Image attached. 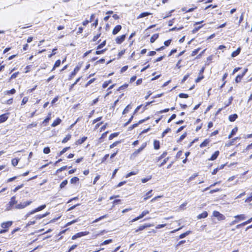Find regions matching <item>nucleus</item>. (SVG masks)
<instances>
[{
	"label": "nucleus",
	"mask_w": 252,
	"mask_h": 252,
	"mask_svg": "<svg viewBox=\"0 0 252 252\" xmlns=\"http://www.w3.org/2000/svg\"><path fill=\"white\" fill-rule=\"evenodd\" d=\"M213 215L214 217L217 218L219 220H223L225 219V217L223 215L217 211L213 212Z\"/></svg>",
	"instance_id": "obj_1"
},
{
	"label": "nucleus",
	"mask_w": 252,
	"mask_h": 252,
	"mask_svg": "<svg viewBox=\"0 0 252 252\" xmlns=\"http://www.w3.org/2000/svg\"><path fill=\"white\" fill-rule=\"evenodd\" d=\"M32 201H28L23 203H20L15 206V208L17 209H21L25 208L26 206H29L32 203Z\"/></svg>",
	"instance_id": "obj_2"
},
{
	"label": "nucleus",
	"mask_w": 252,
	"mask_h": 252,
	"mask_svg": "<svg viewBox=\"0 0 252 252\" xmlns=\"http://www.w3.org/2000/svg\"><path fill=\"white\" fill-rule=\"evenodd\" d=\"M125 37H126V35L124 34L122 35L121 36H118L116 38V43L118 44L122 43L125 40Z\"/></svg>",
	"instance_id": "obj_3"
},
{
	"label": "nucleus",
	"mask_w": 252,
	"mask_h": 252,
	"mask_svg": "<svg viewBox=\"0 0 252 252\" xmlns=\"http://www.w3.org/2000/svg\"><path fill=\"white\" fill-rule=\"evenodd\" d=\"M12 224V221H7L3 222L1 226L2 228H5L4 229H7Z\"/></svg>",
	"instance_id": "obj_4"
},
{
	"label": "nucleus",
	"mask_w": 252,
	"mask_h": 252,
	"mask_svg": "<svg viewBox=\"0 0 252 252\" xmlns=\"http://www.w3.org/2000/svg\"><path fill=\"white\" fill-rule=\"evenodd\" d=\"M234 218L238 220V222L240 220H243L246 219V216L244 214L238 215L234 216Z\"/></svg>",
	"instance_id": "obj_5"
},
{
	"label": "nucleus",
	"mask_w": 252,
	"mask_h": 252,
	"mask_svg": "<svg viewBox=\"0 0 252 252\" xmlns=\"http://www.w3.org/2000/svg\"><path fill=\"white\" fill-rule=\"evenodd\" d=\"M122 27L121 25L116 26L115 28L113 29L112 33L113 34H116L118 33L119 31L121 30Z\"/></svg>",
	"instance_id": "obj_6"
},
{
	"label": "nucleus",
	"mask_w": 252,
	"mask_h": 252,
	"mask_svg": "<svg viewBox=\"0 0 252 252\" xmlns=\"http://www.w3.org/2000/svg\"><path fill=\"white\" fill-rule=\"evenodd\" d=\"M219 151H217L215 152V153L211 156V157L209 158V160H215L219 156Z\"/></svg>",
	"instance_id": "obj_7"
},
{
	"label": "nucleus",
	"mask_w": 252,
	"mask_h": 252,
	"mask_svg": "<svg viewBox=\"0 0 252 252\" xmlns=\"http://www.w3.org/2000/svg\"><path fill=\"white\" fill-rule=\"evenodd\" d=\"M252 221V217L251 218H250V219H249L248 220H247V221L240 224H238L236 226V228H239L240 226H244L245 225H247L250 223H251V222Z\"/></svg>",
	"instance_id": "obj_8"
},
{
	"label": "nucleus",
	"mask_w": 252,
	"mask_h": 252,
	"mask_svg": "<svg viewBox=\"0 0 252 252\" xmlns=\"http://www.w3.org/2000/svg\"><path fill=\"white\" fill-rule=\"evenodd\" d=\"M87 138V137L84 136L81 139H78L76 142V145L82 144L83 143H84L86 140Z\"/></svg>",
	"instance_id": "obj_9"
},
{
	"label": "nucleus",
	"mask_w": 252,
	"mask_h": 252,
	"mask_svg": "<svg viewBox=\"0 0 252 252\" xmlns=\"http://www.w3.org/2000/svg\"><path fill=\"white\" fill-rule=\"evenodd\" d=\"M207 216H208L207 212L206 211H204L202 213L199 214L197 216V219H201L206 218L207 217Z\"/></svg>",
	"instance_id": "obj_10"
},
{
	"label": "nucleus",
	"mask_w": 252,
	"mask_h": 252,
	"mask_svg": "<svg viewBox=\"0 0 252 252\" xmlns=\"http://www.w3.org/2000/svg\"><path fill=\"white\" fill-rule=\"evenodd\" d=\"M89 233V232L88 231H84V232H81L77 233L76 234L77 235L76 236L77 238H80L82 236L87 235Z\"/></svg>",
	"instance_id": "obj_11"
},
{
	"label": "nucleus",
	"mask_w": 252,
	"mask_h": 252,
	"mask_svg": "<svg viewBox=\"0 0 252 252\" xmlns=\"http://www.w3.org/2000/svg\"><path fill=\"white\" fill-rule=\"evenodd\" d=\"M210 142V140L206 139L200 145V147L203 148L207 146Z\"/></svg>",
	"instance_id": "obj_12"
},
{
	"label": "nucleus",
	"mask_w": 252,
	"mask_h": 252,
	"mask_svg": "<svg viewBox=\"0 0 252 252\" xmlns=\"http://www.w3.org/2000/svg\"><path fill=\"white\" fill-rule=\"evenodd\" d=\"M238 118V116L236 114L231 115L229 116V120L230 122H234Z\"/></svg>",
	"instance_id": "obj_13"
},
{
	"label": "nucleus",
	"mask_w": 252,
	"mask_h": 252,
	"mask_svg": "<svg viewBox=\"0 0 252 252\" xmlns=\"http://www.w3.org/2000/svg\"><path fill=\"white\" fill-rule=\"evenodd\" d=\"M244 75H245V73H243L242 74H241V75H237L235 78V82L236 83H239V82H241L242 78L243 77V76Z\"/></svg>",
	"instance_id": "obj_14"
},
{
	"label": "nucleus",
	"mask_w": 252,
	"mask_h": 252,
	"mask_svg": "<svg viewBox=\"0 0 252 252\" xmlns=\"http://www.w3.org/2000/svg\"><path fill=\"white\" fill-rule=\"evenodd\" d=\"M8 117L6 116L5 114H2L0 115V123L4 122L7 120Z\"/></svg>",
	"instance_id": "obj_15"
},
{
	"label": "nucleus",
	"mask_w": 252,
	"mask_h": 252,
	"mask_svg": "<svg viewBox=\"0 0 252 252\" xmlns=\"http://www.w3.org/2000/svg\"><path fill=\"white\" fill-rule=\"evenodd\" d=\"M61 122V120L60 118H58L54 121V122L52 123L51 126L53 127H55V126H58V125H59Z\"/></svg>",
	"instance_id": "obj_16"
},
{
	"label": "nucleus",
	"mask_w": 252,
	"mask_h": 252,
	"mask_svg": "<svg viewBox=\"0 0 252 252\" xmlns=\"http://www.w3.org/2000/svg\"><path fill=\"white\" fill-rule=\"evenodd\" d=\"M237 130H238L237 127H234L232 130V131H231V133H230V134L228 135V138L229 139L231 138L232 137V136L236 133Z\"/></svg>",
	"instance_id": "obj_17"
},
{
	"label": "nucleus",
	"mask_w": 252,
	"mask_h": 252,
	"mask_svg": "<svg viewBox=\"0 0 252 252\" xmlns=\"http://www.w3.org/2000/svg\"><path fill=\"white\" fill-rule=\"evenodd\" d=\"M153 190L151 189L149 191L144 197V200H147L152 196V192Z\"/></svg>",
	"instance_id": "obj_18"
},
{
	"label": "nucleus",
	"mask_w": 252,
	"mask_h": 252,
	"mask_svg": "<svg viewBox=\"0 0 252 252\" xmlns=\"http://www.w3.org/2000/svg\"><path fill=\"white\" fill-rule=\"evenodd\" d=\"M142 150V147L139 148L138 150L135 151L131 156V158L135 157L138 154L140 153Z\"/></svg>",
	"instance_id": "obj_19"
},
{
	"label": "nucleus",
	"mask_w": 252,
	"mask_h": 252,
	"mask_svg": "<svg viewBox=\"0 0 252 252\" xmlns=\"http://www.w3.org/2000/svg\"><path fill=\"white\" fill-rule=\"evenodd\" d=\"M17 203V200H15V197L13 196L11 198L10 201L9 202V205L10 206H13L14 204H16Z\"/></svg>",
	"instance_id": "obj_20"
},
{
	"label": "nucleus",
	"mask_w": 252,
	"mask_h": 252,
	"mask_svg": "<svg viewBox=\"0 0 252 252\" xmlns=\"http://www.w3.org/2000/svg\"><path fill=\"white\" fill-rule=\"evenodd\" d=\"M45 207H46V205L44 204V205H41L39 207L35 208V209H34V212L36 213V212H37L42 210Z\"/></svg>",
	"instance_id": "obj_21"
},
{
	"label": "nucleus",
	"mask_w": 252,
	"mask_h": 252,
	"mask_svg": "<svg viewBox=\"0 0 252 252\" xmlns=\"http://www.w3.org/2000/svg\"><path fill=\"white\" fill-rule=\"evenodd\" d=\"M190 233H191V231H186V232H185V233H184L181 234L179 236V238H180V239H183V238H185L186 236H188V235H189Z\"/></svg>",
	"instance_id": "obj_22"
},
{
	"label": "nucleus",
	"mask_w": 252,
	"mask_h": 252,
	"mask_svg": "<svg viewBox=\"0 0 252 252\" xmlns=\"http://www.w3.org/2000/svg\"><path fill=\"white\" fill-rule=\"evenodd\" d=\"M107 217V215H105L104 216H101L99 218L95 219V220H94L92 223H96V222H97L98 221H99V220L104 219V218H106V217Z\"/></svg>",
	"instance_id": "obj_23"
},
{
	"label": "nucleus",
	"mask_w": 252,
	"mask_h": 252,
	"mask_svg": "<svg viewBox=\"0 0 252 252\" xmlns=\"http://www.w3.org/2000/svg\"><path fill=\"white\" fill-rule=\"evenodd\" d=\"M71 135L70 134L67 135L62 140L63 143L67 142L71 138Z\"/></svg>",
	"instance_id": "obj_24"
},
{
	"label": "nucleus",
	"mask_w": 252,
	"mask_h": 252,
	"mask_svg": "<svg viewBox=\"0 0 252 252\" xmlns=\"http://www.w3.org/2000/svg\"><path fill=\"white\" fill-rule=\"evenodd\" d=\"M158 37V34H154L151 37L150 41L151 43H153Z\"/></svg>",
	"instance_id": "obj_25"
},
{
	"label": "nucleus",
	"mask_w": 252,
	"mask_h": 252,
	"mask_svg": "<svg viewBox=\"0 0 252 252\" xmlns=\"http://www.w3.org/2000/svg\"><path fill=\"white\" fill-rule=\"evenodd\" d=\"M240 52V49L238 48L237 50L232 52V53L231 54V56L232 57H235L237 56L238 54H239Z\"/></svg>",
	"instance_id": "obj_26"
},
{
	"label": "nucleus",
	"mask_w": 252,
	"mask_h": 252,
	"mask_svg": "<svg viewBox=\"0 0 252 252\" xmlns=\"http://www.w3.org/2000/svg\"><path fill=\"white\" fill-rule=\"evenodd\" d=\"M60 64H61V61L60 60L56 61L52 70L53 71V70H54L55 69L56 67H59L60 65Z\"/></svg>",
	"instance_id": "obj_27"
},
{
	"label": "nucleus",
	"mask_w": 252,
	"mask_h": 252,
	"mask_svg": "<svg viewBox=\"0 0 252 252\" xmlns=\"http://www.w3.org/2000/svg\"><path fill=\"white\" fill-rule=\"evenodd\" d=\"M154 148L155 149H158L159 148V142L158 141H155L154 142Z\"/></svg>",
	"instance_id": "obj_28"
},
{
	"label": "nucleus",
	"mask_w": 252,
	"mask_h": 252,
	"mask_svg": "<svg viewBox=\"0 0 252 252\" xmlns=\"http://www.w3.org/2000/svg\"><path fill=\"white\" fill-rule=\"evenodd\" d=\"M79 178L78 177H75L71 179L70 182L71 184L76 183L79 181Z\"/></svg>",
	"instance_id": "obj_29"
},
{
	"label": "nucleus",
	"mask_w": 252,
	"mask_h": 252,
	"mask_svg": "<svg viewBox=\"0 0 252 252\" xmlns=\"http://www.w3.org/2000/svg\"><path fill=\"white\" fill-rule=\"evenodd\" d=\"M16 92V91L14 89H12L11 90L7 91L5 92V94H14Z\"/></svg>",
	"instance_id": "obj_30"
},
{
	"label": "nucleus",
	"mask_w": 252,
	"mask_h": 252,
	"mask_svg": "<svg viewBox=\"0 0 252 252\" xmlns=\"http://www.w3.org/2000/svg\"><path fill=\"white\" fill-rule=\"evenodd\" d=\"M18 162H19V159H16V158H14V159H13L12 160V164L14 166H16L18 163Z\"/></svg>",
	"instance_id": "obj_31"
},
{
	"label": "nucleus",
	"mask_w": 252,
	"mask_h": 252,
	"mask_svg": "<svg viewBox=\"0 0 252 252\" xmlns=\"http://www.w3.org/2000/svg\"><path fill=\"white\" fill-rule=\"evenodd\" d=\"M67 184V180H64L63 182H62V183L60 184V188L61 189L64 188Z\"/></svg>",
	"instance_id": "obj_32"
},
{
	"label": "nucleus",
	"mask_w": 252,
	"mask_h": 252,
	"mask_svg": "<svg viewBox=\"0 0 252 252\" xmlns=\"http://www.w3.org/2000/svg\"><path fill=\"white\" fill-rule=\"evenodd\" d=\"M106 44V41H103L100 44L97 46V49H100L103 47Z\"/></svg>",
	"instance_id": "obj_33"
},
{
	"label": "nucleus",
	"mask_w": 252,
	"mask_h": 252,
	"mask_svg": "<svg viewBox=\"0 0 252 252\" xmlns=\"http://www.w3.org/2000/svg\"><path fill=\"white\" fill-rule=\"evenodd\" d=\"M118 134H119L118 133H114L111 134L109 137V140L112 139L114 137H117L118 135Z\"/></svg>",
	"instance_id": "obj_34"
},
{
	"label": "nucleus",
	"mask_w": 252,
	"mask_h": 252,
	"mask_svg": "<svg viewBox=\"0 0 252 252\" xmlns=\"http://www.w3.org/2000/svg\"><path fill=\"white\" fill-rule=\"evenodd\" d=\"M131 108V107L129 105H128L126 108L125 109H124V110L123 111V114H126L127 113L128 111H129V109Z\"/></svg>",
	"instance_id": "obj_35"
},
{
	"label": "nucleus",
	"mask_w": 252,
	"mask_h": 252,
	"mask_svg": "<svg viewBox=\"0 0 252 252\" xmlns=\"http://www.w3.org/2000/svg\"><path fill=\"white\" fill-rule=\"evenodd\" d=\"M70 149L69 147L64 148L60 153V155H62L66 152L68 149Z\"/></svg>",
	"instance_id": "obj_36"
},
{
	"label": "nucleus",
	"mask_w": 252,
	"mask_h": 252,
	"mask_svg": "<svg viewBox=\"0 0 252 252\" xmlns=\"http://www.w3.org/2000/svg\"><path fill=\"white\" fill-rule=\"evenodd\" d=\"M50 149L48 147H45L43 149V153L45 154H48L50 153Z\"/></svg>",
	"instance_id": "obj_37"
},
{
	"label": "nucleus",
	"mask_w": 252,
	"mask_h": 252,
	"mask_svg": "<svg viewBox=\"0 0 252 252\" xmlns=\"http://www.w3.org/2000/svg\"><path fill=\"white\" fill-rule=\"evenodd\" d=\"M179 96L181 98H188L189 95L188 94L184 93H181L179 94Z\"/></svg>",
	"instance_id": "obj_38"
},
{
	"label": "nucleus",
	"mask_w": 252,
	"mask_h": 252,
	"mask_svg": "<svg viewBox=\"0 0 252 252\" xmlns=\"http://www.w3.org/2000/svg\"><path fill=\"white\" fill-rule=\"evenodd\" d=\"M112 242V239H109L104 241L101 244V245H107Z\"/></svg>",
	"instance_id": "obj_39"
},
{
	"label": "nucleus",
	"mask_w": 252,
	"mask_h": 252,
	"mask_svg": "<svg viewBox=\"0 0 252 252\" xmlns=\"http://www.w3.org/2000/svg\"><path fill=\"white\" fill-rule=\"evenodd\" d=\"M35 213V212H34V210H32V211L31 212H28L25 216L26 217V219L28 218L30 216H31V215H32L33 214Z\"/></svg>",
	"instance_id": "obj_40"
},
{
	"label": "nucleus",
	"mask_w": 252,
	"mask_h": 252,
	"mask_svg": "<svg viewBox=\"0 0 252 252\" xmlns=\"http://www.w3.org/2000/svg\"><path fill=\"white\" fill-rule=\"evenodd\" d=\"M51 113L48 114V116H47V117L44 120L43 123L48 122V121L51 118Z\"/></svg>",
	"instance_id": "obj_41"
},
{
	"label": "nucleus",
	"mask_w": 252,
	"mask_h": 252,
	"mask_svg": "<svg viewBox=\"0 0 252 252\" xmlns=\"http://www.w3.org/2000/svg\"><path fill=\"white\" fill-rule=\"evenodd\" d=\"M198 176L197 173H195L193 175H192L191 176H190L189 179V181H191L192 180H193L195 177H196Z\"/></svg>",
	"instance_id": "obj_42"
},
{
	"label": "nucleus",
	"mask_w": 252,
	"mask_h": 252,
	"mask_svg": "<svg viewBox=\"0 0 252 252\" xmlns=\"http://www.w3.org/2000/svg\"><path fill=\"white\" fill-rule=\"evenodd\" d=\"M66 167H67L66 166H63V167H61L60 168L58 169L57 171V173L61 172L65 170L66 169Z\"/></svg>",
	"instance_id": "obj_43"
},
{
	"label": "nucleus",
	"mask_w": 252,
	"mask_h": 252,
	"mask_svg": "<svg viewBox=\"0 0 252 252\" xmlns=\"http://www.w3.org/2000/svg\"><path fill=\"white\" fill-rule=\"evenodd\" d=\"M136 174H137V172H130L126 174V178H128L129 177H130L132 175H136Z\"/></svg>",
	"instance_id": "obj_44"
},
{
	"label": "nucleus",
	"mask_w": 252,
	"mask_h": 252,
	"mask_svg": "<svg viewBox=\"0 0 252 252\" xmlns=\"http://www.w3.org/2000/svg\"><path fill=\"white\" fill-rule=\"evenodd\" d=\"M28 101V98L27 97H24L23 98L21 104L22 105L25 104Z\"/></svg>",
	"instance_id": "obj_45"
},
{
	"label": "nucleus",
	"mask_w": 252,
	"mask_h": 252,
	"mask_svg": "<svg viewBox=\"0 0 252 252\" xmlns=\"http://www.w3.org/2000/svg\"><path fill=\"white\" fill-rule=\"evenodd\" d=\"M252 200V192L250 194V196L248 197L246 200L245 202H250Z\"/></svg>",
	"instance_id": "obj_46"
},
{
	"label": "nucleus",
	"mask_w": 252,
	"mask_h": 252,
	"mask_svg": "<svg viewBox=\"0 0 252 252\" xmlns=\"http://www.w3.org/2000/svg\"><path fill=\"white\" fill-rule=\"evenodd\" d=\"M200 50V48H198L197 49H195L194 50V51H193L191 53V56H195L196 54H197V53L198 52V51H199Z\"/></svg>",
	"instance_id": "obj_47"
},
{
	"label": "nucleus",
	"mask_w": 252,
	"mask_h": 252,
	"mask_svg": "<svg viewBox=\"0 0 252 252\" xmlns=\"http://www.w3.org/2000/svg\"><path fill=\"white\" fill-rule=\"evenodd\" d=\"M100 35H101V33H99L96 34V35L94 36L93 37V40L94 41H95L96 40H97V39L100 37Z\"/></svg>",
	"instance_id": "obj_48"
},
{
	"label": "nucleus",
	"mask_w": 252,
	"mask_h": 252,
	"mask_svg": "<svg viewBox=\"0 0 252 252\" xmlns=\"http://www.w3.org/2000/svg\"><path fill=\"white\" fill-rule=\"evenodd\" d=\"M119 143H120L119 141H116V142L113 143L112 144H111L110 146V148L112 149V148H114V147L116 146Z\"/></svg>",
	"instance_id": "obj_49"
},
{
	"label": "nucleus",
	"mask_w": 252,
	"mask_h": 252,
	"mask_svg": "<svg viewBox=\"0 0 252 252\" xmlns=\"http://www.w3.org/2000/svg\"><path fill=\"white\" fill-rule=\"evenodd\" d=\"M35 222H36V220H35L30 221H29L28 222V223L27 224V226H28L34 224L35 223Z\"/></svg>",
	"instance_id": "obj_50"
},
{
	"label": "nucleus",
	"mask_w": 252,
	"mask_h": 252,
	"mask_svg": "<svg viewBox=\"0 0 252 252\" xmlns=\"http://www.w3.org/2000/svg\"><path fill=\"white\" fill-rule=\"evenodd\" d=\"M166 224H158L156 226V229H160L165 226Z\"/></svg>",
	"instance_id": "obj_51"
},
{
	"label": "nucleus",
	"mask_w": 252,
	"mask_h": 252,
	"mask_svg": "<svg viewBox=\"0 0 252 252\" xmlns=\"http://www.w3.org/2000/svg\"><path fill=\"white\" fill-rule=\"evenodd\" d=\"M105 51H106L105 49H103V50H102L96 51L95 52V54L96 55L101 54L103 53Z\"/></svg>",
	"instance_id": "obj_52"
},
{
	"label": "nucleus",
	"mask_w": 252,
	"mask_h": 252,
	"mask_svg": "<svg viewBox=\"0 0 252 252\" xmlns=\"http://www.w3.org/2000/svg\"><path fill=\"white\" fill-rule=\"evenodd\" d=\"M23 186V185L22 184L20 186H18L17 187H16L14 189H13V191L14 192H16L18 190H19L20 189H21V188H22Z\"/></svg>",
	"instance_id": "obj_53"
},
{
	"label": "nucleus",
	"mask_w": 252,
	"mask_h": 252,
	"mask_svg": "<svg viewBox=\"0 0 252 252\" xmlns=\"http://www.w3.org/2000/svg\"><path fill=\"white\" fill-rule=\"evenodd\" d=\"M202 27V26H199L198 27H196L193 30H192V32L193 33H195L196 32L201 28Z\"/></svg>",
	"instance_id": "obj_54"
},
{
	"label": "nucleus",
	"mask_w": 252,
	"mask_h": 252,
	"mask_svg": "<svg viewBox=\"0 0 252 252\" xmlns=\"http://www.w3.org/2000/svg\"><path fill=\"white\" fill-rule=\"evenodd\" d=\"M109 157V154H106L105 155L104 157L102 158L101 159V162H104L107 159V158H108Z\"/></svg>",
	"instance_id": "obj_55"
},
{
	"label": "nucleus",
	"mask_w": 252,
	"mask_h": 252,
	"mask_svg": "<svg viewBox=\"0 0 252 252\" xmlns=\"http://www.w3.org/2000/svg\"><path fill=\"white\" fill-rule=\"evenodd\" d=\"M19 74V72H15L14 73H13L10 77V79H14V78H15L18 74Z\"/></svg>",
	"instance_id": "obj_56"
},
{
	"label": "nucleus",
	"mask_w": 252,
	"mask_h": 252,
	"mask_svg": "<svg viewBox=\"0 0 252 252\" xmlns=\"http://www.w3.org/2000/svg\"><path fill=\"white\" fill-rule=\"evenodd\" d=\"M151 178H152L151 176H149L148 177L143 179V183L147 182L148 181L150 180L151 179Z\"/></svg>",
	"instance_id": "obj_57"
},
{
	"label": "nucleus",
	"mask_w": 252,
	"mask_h": 252,
	"mask_svg": "<svg viewBox=\"0 0 252 252\" xmlns=\"http://www.w3.org/2000/svg\"><path fill=\"white\" fill-rule=\"evenodd\" d=\"M189 74H188L187 75H186L184 78H183L182 80V83H183L188 78V77H189Z\"/></svg>",
	"instance_id": "obj_58"
},
{
	"label": "nucleus",
	"mask_w": 252,
	"mask_h": 252,
	"mask_svg": "<svg viewBox=\"0 0 252 252\" xmlns=\"http://www.w3.org/2000/svg\"><path fill=\"white\" fill-rule=\"evenodd\" d=\"M57 50V48H55L52 50V54L49 55V58H51L52 56L56 54V51Z\"/></svg>",
	"instance_id": "obj_59"
},
{
	"label": "nucleus",
	"mask_w": 252,
	"mask_h": 252,
	"mask_svg": "<svg viewBox=\"0 0 252 252\" xmlns=\"http://www.w3.org/2000/svg\"><path fill=\"white\" fill-rule=\"evenodd\" d=\"M176 117L175 114H173L170 118L168 120V123H170L172 120L174 119Z\"/></svg>",
	"instance_id": "obj_60"
},
{
	"label": "nucleus",
	"mask_w": 252,
	"mask_h": 252,
	"mask_svg": "<svg viewBox=\"0 0 252 252\" xmlns=\"http://www.w3.org/2000/svg\"><path fill=\"white\" fill-rule=\"evenodd\" d=\"M100 178V176L99 175H97L96 176L95 178L94 179V180L93 181V184H95L96 182H97V180H99V179Z\"/></svg>",
	"instance_id": "obj_61"
},
{
	"label": "nucleus",
	"mask_w": 252,
	"mask_h": 252,
	"mask_svg": "<svg viewBox=\"0 0 252 252\" xmlns=\"http://www.w3.org/2000/svg\"><path fill=\"white\" fill-rule=\"evenodd\" d=\"M77 247L76 245H72L69 249L68 252H70L71 251L73 250Z\"/></svg>",
	"instance_id": "obj_62"
},
{
	"label": "nucleus",
	"mask_w": 252,
	"mask_h": 252,
	"mask_svg": "<svg viewBox=\"0 0 252 252\" xmlns=\"http://www.w3.org/2000/svg\"><path fill=\"white\" fill-rule=\"evenodd\" d=\"M42 218H43V217H42V215H36L34 218V219L36 220H40Z\"/></svg>",
	"instance_id": "obj_63"
},
{
	"label": "nucleus",
	"mask_w": 252,
	"mask_h": 252,
	"mask_svg": "<svg viewBox=\"0 0 252 252\" xmlns=\"http://www.w3.org/2000/svg\"><path fill=\"white\" fill-rule=\"evenodd\" d=\"M127 68H128L127 66H125L123 67L121 70V72H125V71H126L127 70Z\"/></svg>",
	"instance_id": "obj_64"
}]
</instances>
